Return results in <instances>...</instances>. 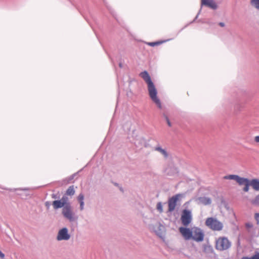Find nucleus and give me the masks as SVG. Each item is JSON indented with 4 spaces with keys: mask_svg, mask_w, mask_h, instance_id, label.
<instances>
[{
    "mask_svg": "<svg viewBox=\"0 0 259 259\" xmlns=\"http://www.w3.org/2000/svg\"><path fill=\"white\" fill-rule=\"evenodd\" d=\"M140 76L147 84L148 91L150 98L156 104L157 107L161 109L162 106L160 101L157 96V90L148 72L147 71H143L140 73Z\"/></svg>",
    "mask_w": 259,
    "mask_h": 259,
    "instance_id": "nucleus-1",
    "label": "nucleus"
},
{
    "mask_svg": "<svg viewBox=\"0 0 259 259\" xmlns=\"http://www.w3.org/2000/svg\"><path fill=\"white\" fill-rule=\"evenodd\" d=\"M62 213L63 217L69 220L70 222H73L77 220V217L75 214L72 210V207L71 203H68L63 207L62 210Z\"/></svg>",
    "mask_w": 259,
    "mask_h": 259,
    "instance_id": "nucleus-2",
    "label": "nucleus"
},
{
    "mask_svg": "<svg viewBox=\"0 0 259 259\" xmlns=\"http://www.w3.org/2000/svg\"><path fill=\"white\" fill-rule=\"evenodd\" d=\"M62 213L63 217L69 220L70 222H73L77 220V217L75 214L72 210V207L71 203H68L63 207L62 210Z\"/></svg>",
    "mask_w": 259,
    "mask_h": 259,
    "instance_id": "nucleus-3",
    "label": "nucleus"
},
{
    "mask_svg": "<svg viewBox=\"0 0 259 259\" xmlns=\"http://www.w3.org/2000/svg\"><path fill=\"white\" fill-rule=\"evenodd\" d=\"M231 246V241L226 237H220L216 241L215 248L218 250H227Z\"/></svg>",
    "mask_w": 259,
    "mask_h": 259,
    "instance_id": "nucleus-4",
    "label": "nucleus"
},
{
    "mask_svg": "<svg viewBox=\"0 0 259 259\" xmlns=\"http://www.w3.org/2000/svg\"><path fill=\"white\" fill-rule=\"evenodd\" d=\"M205 225L213 231H221L223 229V224L215 218H208L205 221Z\"/></svg>",
    "mask_w": 259,
    "mask_h": 259,
    "instance_id": "nucleus-5",
    "label": "nucleus"
},
{
    "mask_svg": "<svg viewBox=\"0 0 259 259\" xmlns=\"http://www.w3.org/2000/svg\"><path fill=\"white\" fill-rule=\"evenodd\" d=\"M181 220L184 226H188L192 221V214L191 211L189 209H184L182 211Z\"/></svg>",
    "mask_w": 259,
    "mask_h": 259,
    "instance_id": "nucleus-6",
    "label": "nucleus"
},
{
    "mask_svg": "<svg viewBox=\"0 0 259 259\" xmlns=\"http://www.w3.org/2000/svg\"><path fill=\"white\" fill-rule=\"evenodd\" d=\"M70 235L68 232V229L64 227L59 230L56 239L58 241L68 240L70 238Z\"/></svg>",
    "mask_w": 259,
    "mask_h": 259,
    "instance_id": "nucleus-7",
    "label": "nucleus"
},
{
    "mask_svg": "<svg viewBox=\"0 0 259 259\" xmlns=\"http://www.w3.org/2000/svg\"><path fill=\"white\" fill-rule=\"evenodd\" d=\"M192 239L197 242H201L203 240L204 233L200 228L198 227L193 228Z\"/></svg>",
    "mask_w": 259,
    "mask_h": 259,
    "instance_id": "nucleus-8",
    "label": "nucleus"
},
{
    "mask_svg": "<svg viewBox=\"0 0 259 259\" xmlns=\"http://www.w3.org/2000/svg\"><path fill=\"white\" fill-rule=\"evenodd\" d=\"M180 196V194H177L173 196H172L171 198H170L168 200V212H172L173 211L176 206L177 201L179 200V197Z\"/></svg>",
    "mask_w": 259,
    "mask_h": 259,
    "instance_id": "nucleus-9",
    "label": "nucleus"
},
{
    "mask_svg": "<svg viewBox=\"0 0 259 259\" xmlns=\"http://www.w3.org/2000/svg\"><path fill=\"white\" fill-rule=\"evenodd\" d=\"M180 232L186 240L192 239L193 229L190 230L189 228L185 227H180Z\"/></svg>",
    "mask_w": 259,
    "mask_h": 259,
    "instance_id": "nucleus-10",
    "label": "nucleus"
},
{
    "mask_svg": "<svg viewBox=\"0 0 259 259\" xmlns=\"http://www.w3.org/2000/svg\"><path fill=\"white\" fill-rule=\"evenodd\" d=\"M225 180H233L236 181L239 185H243V182H245V178L240 177L236 175H229L224 177Z\"/></svg>",
    "mask_w": 259,
    "mask_h": 259,
    "instance_id": "nucleus-11",
    "label": "nucleus"
},
{
    "mask_svg": "<svg viewBox=\"0 0 259 259\" xmlns=\"http://www.w3.org/2000/svg\"><path fill=\"white\" fill-rule=\"evenodd\" d=\"M164 173L166 175L169 176H174L177 175L178 173V170L177 167L173 165H169L164 170Z\"/></svg>",
    "mask_w": 259,
    "mask_h": 259,
    "instance_id": "nucleus-12",
    "label": "nucleus"
},
{
    "mask_svg": "<svg viewBox=\"0 0 259 259\" xmlns=\"http://www.w3.org/2000/svg\"><path fill=\"white\" fill-rule=\"evenodd\" d=\"M201 4L207 6L213 10H216L218 6L213 0H201Z\"/></svg>",
    "mask_w": 259,
    "mask_h": 259,
    "instance_id": "nucleus-13",
    "label": "nucleus"
},
{
    "mask_svg": "<svg viewBox=\"0 0 259 259\" xmlns=\"http://www.w3.org/2000/svg\"><path fill=\"white\" fill-rule=\"evenodd\" d=\"M54 209L57 210L61 208H63L65 204L60 199L56 200L52 202V203Z\"/></svg>",
    "mask_w": 259,
    "mask_h": 259,
    "instance_id": "nucleus-14",
    "label": "nucleus"
},
{
    "mask_svg": "<svg viewBox=\"0 0 259 259\" xmlns=\"http://www.w3.org/2000/svg\"><path fill=\"white\" fill-rule=\"evenodd\" d=\"M199 203L202 204L204 205L210 204L211 203V199L209 197H199L198 198Z\"/></svg>",
    "mask_w": 259,
    "mask_h": 259,
    "instance_id": "nucleus-15",
    "label": "nucleus"
},
{
    "mask_svg": "<svg viewBox=\"0 0 259 259\" xmlns=\"http://www.w3.org/2000/svg\"><path fill=\"white\" fill-rule=\"evenodd\" d=\"M250 182L252 188L255 191H259V179H253Z\"/></svg>",
    "mask_w": 259,
    "mask_h": 259,
    "instance_id": "nucleus-16",
    "label": "nucleus"
},
{
    "mask_svg": "<svg viewBox=\"0 0 259 259\" xmlns=\"http://www.w3.org/2000/svg\"><path fill=\"white\" fill-rule=\"evenodd\" d=\"M154 150L160 152L163 155L164 158H166L168 157V153L167 151L165 149H162L160 146H158L155 147L154 148Z\"/></svg>",
    "mask_w": 259,
    "mask_h": 259,
    "instance_id": "nucleus-17",
    "label": "nucleus"
},
{
    "mask_svg": "<svg viewBox=\"0 0 259 259\" xmlns=\"http://www.w3.org/2000/svg\"><path fill=\"white\" fill-rule=\"evenodd\" d=\"M246 181L243 182V185H245V187L243 188V191L245 192H248L249 190V187L251 186V183L249 179L247 178H245Z\"/></svg>",
    "mask_w": 259,
    "mask_h": 259,
    "instance_id": "nucleus-18",
    "label": "nucleus"
},
{
    "mask_svg": "<svg viewBox=\"0 0 259 259\" xmlns=\"http://www.w3.org/2000/svg\"><path fill=\"white\" fill-rule=\"evenodd\" d=\"M75 191L74 189L73 186H70L66 191L65 194L67 195L72 196L74 194Z\"/></svg>",
    "mask_w": 259,
    "mask_h": 259,
    "instance_id": "nucleus-19",
    "label": "nucleus"
},
{
    "mask_svg": "<svg viewBox=\"0 0 259 259\" xmlns=\"http://www.w3.org/2000/svg\"><path fill=\"white\" fill-rule=\"evenodd\" d=\"M63 202H64V203L66 205V204H68V203H71L69 201V199H68V195H66V194H65L64 195H63L62 197L61 198V199H60Z\"/></svg>",
    "mask_w": 259,
    "mask_h": 259,
    "instance_id": "nucleus-20",
    "label": "nucleus"
},
{
    "mask_svg": "<svg viewBox=\"0 0 259 259\" xmlns=\"http://www.w3.org/2000/svg\"><path fill=\"white\" fill-rule=\"evenodd\" d=\"M250 3L257 10H259V0H251Z\"/></svg>",
    "mask_w": 259,
    "mask_h": 259,
    "instance_id": "nucleus-21",
    "label": "nucleus"
},
{
    "mask_svg": "<svg viewBox=\"0 0 259 259\" xmlns=\"http://www.w3.org/2000/svg\"><path fill=\"white\" fill-rule=\"evenodd\" d=\"M251 203L255 205L259 206V194L251 201Z\"/></svg>",
    "mask_w": 259,
    "mask_h": 259,
    "instance_id": "nucleus-22",
    "label": "nucleus"
},
{
    "mask_svg": "<svg viewBox=\"0 0 259 259\" xmlns=\"http://www.w3.org/2000/svg\"><path fill=\"white\" fill-rule=\"evenodd\" d=\"M156 208L159 212L161 213L163 212L162 204L161 202H159L157 203Z\"/></svg>",
    "mask_w": 259,
    "mask_h": 259,
    "instance_id": "nucleus-23",
    "label": "nucleus"
},
{
    "mask_svg": "<svg viewBox=\"0 0 259 259\" xmlns=\"http://www.w3.org/2000/svg\"><path fill=\"white\" fill-rule=\"evenodd\" d=\"M162 43L161 41H155V42H148V45L151 47H154L155 46H158Z\"/></svg>",
    "mask_w": 259,
    "mask_h": 259,
    "instance_id": "nucleus-24",
    "label": "nucleus"
},
{
    "mask_svg": "<svg viewBox=\"0 0 259 259\" xmlns=\"http://www.w3.org/2000/svg\"><path fill=\"white\" fill-rule=\"evenodd\" d=\"M77 199H78L79 202L84 201V195L82 193H80L78 195V196L77 197Z\"/></svg>",
    "mask_w": 259,
    "mask_h": 259,
    "instance_id": "nucleus-25",
    "label": "nucleus"
},
{
    "mask_svg": "<svg viewBox=\"0 0 259 259\" xmlns=\"http://www.w3.org/2000/svg\"><path fill=\"white\" fill-rule=\"evenodd\" d=\"M163 116H164V118H165V120H166V121L167 122V123L168 125L169 126H171V122H170L168 117L165 114H163Z\"/></svg>",
    "mask_w": 259,
    "mask_h": 259,
    "instance_id": "nucleus-26",
    "label": "nucleus"
},
{
    "mask_svg": "<svg viewBox=\"0 0 259 259\" xmlns=\"http://www.w3.org/2000/svg\"><path fill=\"white\" fill-rule=\"evenodd\" d=\"M251 259H259V252H255V253L251 257Z\"/></svg>",
    "mask_w": 259,
    "mask_h": 259,
    "instance_id": "nucleus-27",
    "label": "nucleus"
},
{
    "mask_svg": "<svg viewBox=\"0 0 259 259\" xmlns=\"http://www.w3.org/2000/svg\"><path fill=\"white\" fill-rule=\"evenodd\" d=\"M79 204H80V206H79L80 210H83V209H84V201H82V202H79Z\"/></svg>",
    "mask_w": 259,
    "mask_h": 259,
    "instance_id": "nucleus-28",
    "label": "nucleus"
},
{
    "mask_svg": "<svg viewBox=\"0 0 259 259\" xmlns=\"http://www.w3.org/2000/svg\"><path fill=\"white\" fill-rule=\"evenodd\" d=\"M46 207L47 209H49L50 208V206L51 204V202L50 201H46L45 203Z\"/></svg>",
    "mask_w": 259,
    "mask_h": 259,
    "instance_id": "nucleus-29",
    "label": "nucleus"
},
{
    "mask_svg": "<svg viewBox=\"0 0 259 259\" xmlns=\"http://www.w3.org/2000/svg\"><path fill=\"white\" fill-rule=\"evenodd\" d=\"M255 219L256 220L257 223L259 222V213H256L254 215Z\"/></svg>",
    "mask_w": 259,
    "mask_h": 259,
    "instance_id": "nucleus-30",
    "label": "nucleus"
},
{
    "mask_svg": "<svg viewBox=\"0 0 259 259\" xmlns=\"http://www.w3.org/2000/svg\"><path fill=\"white\" fill-rule=\"evenodd\" d=\"M51 197H52V198L53 199H56L59 198V196H58L57 194H54V193H53V194H52L51 195Z\"/></svg>",
    "mask_w": 259,
    "mask_h": 259,
    "instance_id": "nucleus-31",
    "label": "nucleus"
},
{
    "mask_svg": "<svg viewBox=\"0 0 259 259\" xmlns=\"http://www.w3.org/2000/svg\"><path fill=\"white\" fill-rule=\"evenodd\" d=\"M0 257L2 259H4V257H5V254L3 253L1 250H0Z\"/></svg>",
    "mask_w": 259,
    "mask_h": 259,
    "instance_id": "nucleus-32",
    "label": "nucleus"
},
{
    "mask_svg": "<svg viewBox=\"0 0 259 259\" xmlns=\"http://www.w3.org/2000/svg\"><path fill=\"white\" fill-rule=\"evenodd\" d=\"M254 140L256 142H259V136H256L254 138Z\"/></svg>",
    "mask_w": 259,
    "mask_h": 259,
    "instance_id": "nucleus-33",
    "label": "nucleus"
},
{
    "mask_svg": "<svg viewBox=\"0 0 259 259\" xmlns=\"http://www.w3.org/2000/svg\"><path fill=\"white\" fill-rule=\"evenodd\" d=\"M219 25L221 27H224L225 26V23L224 22H220L219 23Z\"/></svg>",
    "mask_w": 259,
    "mask_h": 259,
    "instance_id": "nucleus-34",
    "label": "nucleus"
},
{
    "mask_svg": "<svg viewBox=\"0 0 259 259\" xmlns=\"http://www.w3.org/2000/svg\"><path fill=\"white\" fill-rule=\"evenodd\" d=\"M241 259H251L249 257L243 256L241 258Z\"/></svg>",
    "mask_w": 259,
    "mask_h": 259,
    "instance_id": "nucleus-35",
    "label": "nucleus"
},
{
    "mask_svg": "<svg viewBox=\"0 0 259 259\" xmlns=\"http://www.w3.org/2000/svg\"><path fill=\"white\" fill-rule=\"evenodd\" d=\"M246 226L247 227H251L252 226V225H251V224H246Z\"/></svg>",
    "mask_w": 259,
    "mask_h": 259,
    "instance_id": "nucleus-36",
    "label": "nucleus"
},
{
    "mask_svg": "<svg viewBox=\"0 0 259 259\" xmlns=\"http://www.w3.org/2000/svg\"><path fill=\"white\" fill-rule=\"evenodd\" d=\"M119 66L120 68H122L123 67V65H122V63L120 62V63H119Z\"/></svg>",
    "mask_w": 259,
    "mask_h": 259,
    "instance_id": "nucleus-37",
    "label": "nucleus"
},
{
    "mask_svg": "<svg viewBox=\"0 0 259 259\" xmlns=\"http://www.w3.org/2000/svg\"><path fill=\"white\" fill-rule=\"evenodd\" d=\"M20 190H23V191H26L28 189L27 188H24V189H20Z\"/></svg>",
    "mask_w": 259,
    "mask_h": 259,
    "instance_id": "nucleus-38",
    "label": "nucleus"
},
{
    "mask_svg": "<svg viewBox=\"0 0 259 259\" xmlns=\"http://www.w3.org/2000/svg\"><path fill=\"white\" fill-rule=\"evenodd\" d=\"M17 189H10V191H15Z\"/></svg>",
    "mask_w": 259,
    "mask_h": 259,
    "instance_id": "nucleus-39",
    "label": "nucleus"
},
{
    "mask_svg": "<svg viewBox=\"0 0 259 259\" xmlns=\"http://www.w3.org/2000/svg\"><path fill=\"white\" fill-rule=\"evenodd\" d=\"M198 15H199V14H198L196 15V16L195 17V19L193 20V21H195V19H196L198 18Z\"/></svg>",
    "mask_w": 259,
    "mask_h": 259,
    "instance_id": "nucleus-40",
    "label": "nucleus"
},
{
    "mask_svg": "<svg viewBox=\"0 0 259 259\" xmlns=\"http://www.w3.org/2000/svg\"><path fill=\"white\" fill-rule=\"evenodd\" d=\"M73 177H74V176H73V175L71 176V177H70V180L73 179Z\"/></svg>",
    "mask_w": 259,
    "mask_h": 259,
    "instance_id": "nucleus-41",
    "label": "nucleus"
},
{
    "mask_svg": "<svg viewBox=\"0 0 259 259\" xmlns=\"http://www.w3.org/2000/svg\"><path fill=\"white\" fill-rule=\"evenodd\" d=\"M120 190L121 191H122V192H123V189H122V188H120Z\"/></svg>",
    "mask_w": 259,
    "mask_h": 259,
    "instance_id": "nucleus-42",
    "label": "nucleus"
},
{
    "mask_svg": "<svg viewBox=\"0 0 259 259\" xmlns=\"http://www.w3.org/2000/svg\"><path fill=\"white\" fill-rule=\"evenodd\" d=\"M115 186H117V185H118V184L115 183Z\"/></svg>",
    "mask_w": 259,
    "mask_h": 259,
    "instance_id": "nucleus-43",
    "label": "nucleus"
}]
</instances>
